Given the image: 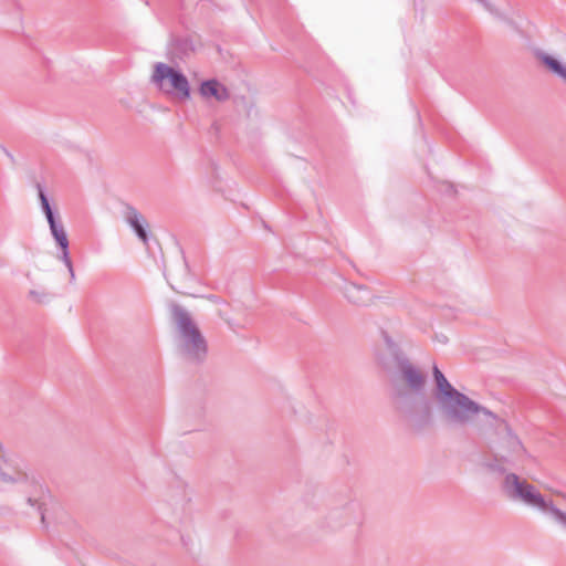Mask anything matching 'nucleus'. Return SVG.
<instances>
[{"mask_svg":"<svg viewBox=\"0 0 566 566\" xmlns=\"http://www.w3.org/2000/svg\"><path fill=\"white\" fill-rule=\"evenodd\" d=\"M394 376L397 408L416 429L431 423L432 407L427 395V375L407 357H398Z\"/></svg>","mask_w":566,"mask_h":566,"instance_id":"obj_1","label":"nucleus"},{"mask_svg":"<svg viewBox=\"0 0 566 566\" xmlns=\"http://www.w3.org/2000/svg\"><path fill=\"white\" fill-rule=\"evenodd\" d=\"M432 375L434 381L433 398L440 417L447 426L453 428L468 427L473 424L480 415L496 419V415L491 410L459 391L438 366H433Z\"/></svg>","mask_w":566,"mask_h":566,"instance_id":"obj_2","label":"nucleus"},{"mask_svg":"<svg viewBox=\"0 0 566 566\" xmlns=\"http://www.w3.org/2000/svg\"><path fill=\"white\" fill-rule=\"evenodd\" d=\"M491 420V424L495 426V437L489 446L491 455L484 457L480 461V467L499 474H506L510 469L523 467L528 453L520 438L505 420L497 416Z\"/></svg>","mask_w":566,"mask_h":566,"instance_id":"obj_3","label":"nucleus"},{"mask_svg":"<svg viewBox=\"0 0 566 566\" xmlns=\"http://www.w3.org/2000/svg\"><path fill=\"white\" fill-rule=\"evenodd\" d=\"M500 488L502 494L509 501L548 514L566 528V513L557 509L552 500H547L535 485L528 483L525 479L513 472H507Z\"/></svg>","mask_w":566,"mask_h":566,"instance_id":"obj_4","label":"nucleus"},{"mask_svg":"<svg viewBox=\"0 0 566 566\" xmlns=\"http://www.w3.org/2000/svg\"><path fill=\"white\" fill-rule=\"evenodd\" d=\"M170 313L178 334V350L190 363L200 364L208 355V343L190 313L179 304H170Z\"/></svg>","mask_w":566,"mask_h":566,"instance_id":"obj_5","label":"nucleus"},{"mask_svg":"<svg viewBox=\"0 0 566 566\" xmlns=\"http://www.w3.org/2000/svg\"><path fill=\"white\" fill-rule=\"evenodd\" d=\"M151 82L160 91L169 94H176L182 99L190 96V87L187 77L174 67L158 62L154 66Z\"/></svg>","mask_w":566,"mask_h":566,"instance_id":"obj_6","label":"nucleus"},{"mask_svg":"<svg viewBox=\"0 0 566 566\" xmlns=\"http://www.w3.org/2000/svg\"><path fill=\"white\" fill-rule=\"evenodd\" d=\"M363 516L361 506L356 501L333 505L324 517L325 526L338 531L347 526L357 525Z\"/></svg>","mask_w":566,"mask_h":566,"instance_id":"obj_7","label":"nucleus"},{"mask_svg":"<svg viewBox=\"0 0 566 566\" xmlns=\"http://www.w3.org/2000/svg\"><path fill=\"white\" fill-rule=\"evenodd\" d=\"M198 93L209 103L224 104L231 101L230 90L217 78L202 81Z\"/></svg>","mask_w":566,"mask_h":566,"instance_id":"obj_8","label":"nucleus"},{"mask_svg":"<svg viewBox=\"0 0 566 566\" xmlns=\"http://www.w3.org/2000/svg\"><path fill=\"white\" fill-rule=\"evenodd\" d=\"M49 226H50V230H51L53 238L55 239L57 245L61 249V260L67 268V270L70 272L71 282H73L75 279V273H74L72 260H71L70 253H69V239H67L64 226L57 220L49 222Z\"/></svg>","mask_w":566,"mask_h":566,"instance_id":"obj_9","label":"nucleus"},{"mask_svg":"<svg viewBox=\"0 0 566 566\" xmlns=\"http://www.w3.org/2000/svg\"><path fill=\"white\" fill-rule=\"evenodd\" d=\"M342 291L347 301L357 306L367 305L371 300V293L366 286L353 282L345 281Z\"/></svg>","mask_w":566,"mask_h":566,"instance_id":"obj_10","label":"nucleus"},{"mask_svg":"<svg viewBox=\"0 0 566 566\" xmlns=\"http://www.w3.org/2000/svg\"><path fill=\"white\" fill-rule=\"evenodd\" d=\"M125 220L134 229L136 235L144 242L147 243L148 234L146 231L147 222L140 212L137 211L133 206H127L125 210Z\"/></svg>","mask_w":566,"mask_h":566,"instance_id":"obj_11","label":"nucleus"},{"mask_svg":"<svg viewBox=\"0 0 566 566\" xmlns=\"http://www.w3.org/2000/svg\"><path fill=\"white\" fill-rule=\"evenodd\" d=\"M537 59L554 74L566 82V65L547 53H538Z\"/></svg>","mask_w":566,"mask_h":566,"instance_id":"obj_12","label":"nucleus"},{"mask_svg":"<svg viewBox=\"0 0 566 566\" xmlns=\"http://www.w3.org/2000/svg\"><path fill=\"white\" fill-rule=\"evenodd\" d=\"M38 188V195L41 202V208L46 217L48 223L51 221L56 220L55 212L53 211L50 201L40 184L36 185Z\"/></svg>","mask_w":566,"mask_h":566,"instance_id":"obj_13","label":"nucleus"},{"mask_svg":"<svg viewBox=\"0 0 566 566\" xmlns=\"http://www.w3.org/2000/svg\"><path fill=\"white\" fill-rule=\"evenodd\" d=\"M181 277L178 279L177 276L172 275L170 279H168L169 281V284L171 286V289L180 294H188L187 291L182 290V280L187 279L189 276V270H188V265L186 262H184V266L181 269Z\"/></svg>","mask_w":566,"mask_h":566,"instance_id":"obj_14","label":"nucleus"},{"mask_svg":"<svg viewBox=\"0 0 566 566\" xmlns=\"http://www.w3.org/2000/svg\"><path fill=\"white\" fill-rule=\"evenodd\" d=\"M382 335H384V340L386 343L387 349L392 355L396 363L398 361V357H406L405 355H402V353L400 352L398 346L395 344V342L386 333H382Z\"/></svg>","mask_w":566,"mask_h":566,"instance_id":"obj_15","label":"nucleus"},{"mask_svg":"<svg viewBox=\"0 0 566 566\" xmlns=\"http://www.w3.org/2000/svg\"><path fill=\"white\" fill-rule=\"evenodd\" d=\"M1 149L6 154V156L11 160V163H14L13 155L7 148H4L3 146H1Z\"/></svg>","mask_w":566,"mask_h":566,"instance_id":"obj_16","label":"nucleus"},{"mask_svg":"<svg viewBox=\"0 0 566 566\" xmlns=\"http://www.w3.org/2000/svg\"><path fill=\"white\" fill-rule=\"evenodd\" d=\"M28 503L31 505V506H35L38 505V501L32 499V497H28Z\"/></svg>","mask_w":566,"mask_h":566,"instance_id":"obj_17","label":"nucleus"},{"mask_svg":"<svg viewBox=\"0 0 566 566\" xmlns=\"http://www.w3.org/2000/svg\"><path fill=\"white\" fill-rule=\"evenodd\" d=\"M38 510L41 511V506L40 505H38ZM40 513H41V520L43 522L44 521V514L42 512H40Z\"/></svg>","mask_w":566,"mask_h":566,"instance_id":"obj_18","label":"nucleus"},{"mask_svg":"<svg viewBox=\"0 0 566 566\" xmlns=\"http://www.w3.org/2000/svg\"><path fill=\"white\" fill-rule=\"evenodd\" d=\"M30 295L34 297L36 295V293L34 291H31Z\"/></svg>","mask_w":566,"mask_h":566,"instance_id":"obj_19","label":"nucleus"}]
</instances>
